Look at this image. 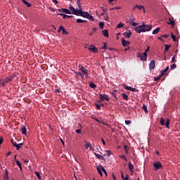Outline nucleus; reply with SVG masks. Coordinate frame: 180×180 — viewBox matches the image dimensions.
I'll return each mask as SVG.
<instances>
[{
    "mask_svg": "<svg viewBox=\"0 0 180 180\" xmlns=\"http://www.w3.org/2000/svg\"><path fill=\"white\" fill-rule=\"evenodd\" d=\"M122 96L124 101H128L129 100V96H127V94L123 93L122 94Z\"/></svg>",
    "mask_w": 180,
    "mask_h": 180,
    "instance_id": "cd10ccee",
    "label": "nucleus"
},
{
    "mask_svg": "<svg viewBox=\"0 0 180 180\" xmlns=\"http://www.w3.org/2000/svg\"><path fill=\"white\" fill-rule=\"evenodd\" d=\"M13 76L6 77L5 78L4 82H5L6 84H8V82H11V81L13 80Z\"/></svg>",
    "mask_w": 180,
    "mask_h": 180,
    "instance_id": "2eb2a0df",
    "label": "nucleus"
},
{
    "mask_svg": "<svg viewBox=\"0 0 180 180\" xmlns=\"http://www.w3.org/2000/svg\"><path fill=\"white\" fill-rule=\"evenodd\" d=\"M120 157L122 158V160H124V161H127V158H126V155H121Z\"/></svg>",
    "mask_w": 180,
    "mask_h": 180,
    "instance_id": "79ce46f5",
    "label": "nucleus"
},
{
    "mask_svg": "<svg viewBox=\"0 0 180 180\" xmlns=\"http://www.w3.org/2000/svg\"><path fill=\"white\" fill-rule=\"evenodd\" d=\"M123 180H129V175L127 174Z\"/></svg>",
    "mask_w": 180,
    "mask_h": 180,
    "instance_id": "338daca9",
    "label": "nucleus"
},
{
    "mask_svg": "<svg viewBox=\"0 0 180 180\" xmlns=\"http://www.w3.org/2000/svg\"><path fill=\"white\" fill-rule=\"evenodd\" d=\"M124 37H127V39H130V37H131V32H124Z\"/></svg>",
    "mask_w": 180,
    "mask_h": 180,
    "instance_id": "f3484780",
    "label": "nucleus"
},
{
    "mask_svg": "<svg viewBox=\"0 0 180 180\" xmlns=\"http://www.w3.org/2000/svg\"><path fill=\"white\" fill-rule=\"evenodd\" d=\"M96 109H98V110H101V105H99V104H96Z\"/></svg>",
    "mask_w": 180,
    "mask_h": 180,
    "instance_id": "6e6d98bb",
    "label": "nucleus"
},
{
    "mask_svg": "<svg viewBox=\"0 0 180 180\" xmlns=\"http://www.w3.org/2000/svg\"><path fill=\"white\" fill-rule=\"evenodd\" d=\"M97 171H98V173L99 174V175H101V176H102V175H103V174L102 173V170L101 169V168L97 167Z\"/></svg>",
    "mask_w": 180,
    "mask_h": 180,
    "instance_id": "a19ab883",
    "label": "nucleus"
},
{
    "mask_svg": "<svg viewBox=\"0 0 180 180\" xmlns=\"http://www.w3.org/2000/svg\"><path fill=\"white\" fill-rule=\"evenodd\" d=\"M175 62V56H173L172 58V63H174Z\"/></svg>",
    "mask_w": 180,
    "mask_h": 180,
    "instance_id": "774afa93",
    "label": "nucleus"
},
{
    "mask_svg": "<svg viewBox=\"0 0 180 180\" xmlns=\"http://www.w3.org/2000/svg\"><path fill=\"white\" fill-rule=\"evenodd\" d=\"M11 144H13V147H15V144H17L16 142H15V140L11 139Z\"/></svg>",
    "mask_w": 180,
    "mask_h": 180,
    "instance_id": "13d9d810",
    "label": "nucleus"
},
{
    "mask_svg": "<svg viewBox=\"0 0 180 180\" xmlns=\"http://www.w3.org/2000/svg\"><path fill=\"white\" fill-rule=\"evenodd\" d=\"M26 131H27L26 127H25V125H22L21 127L22 134H25V136H26Z\"/></svg>",
    "mask_w": 180,
    "mask_h": 180,
    "instance_id": "a211bd4d",
    "label": "nucleus"
},
{
    "mask_svg": "<svg viewBox=\"0 0 180 180\" xmlns=\"http://www.w3.org/2000/svg\"><path fill=\"white\" fill-rule=\"evenodd\" d=\"M103 44H104V46L102 47V49L106 50V49H108V47H107L108 44L105 42H104Z\"/></svg>",
    "mask_w": 180,
    "mask_h": 180,
    "instance_id": "09e8293b",
    "label": "nucleus"
},
{
    "mask_svg": "<svg viewBox=\"0 0 180 180\" xmlns=\"http://www.w3.org/2000/svg\"><path fill=\"white\" fill-rule=\"evenodd\" d=\"M89 50L92 51V53H98V48L95 47L94 45H91L89 46Z\"/></svg>",
    "mask_w": 180,
    "mask_h": 180,
    "instance_id": "6e6552de",
    "label": "nucleus"
},
{
    "mask_svg": "<svg viewBox=\"0 0 180 180\" xmlns=\"http://www.w3.org/2000/svg\"><path fill=\"white\" fill-rule=\"evenodd\" d=\"M101 169H102L103 172L105 174V175H106V176H108V172H106V169H105V168H103V167H101Z\"/></svg>",
    "mask_w": 180,
    "mask_h": 180,
    "instance_id": "c03bdc74",
    "label": "nucleus"
},
{
    "mask_svg": "<svg viewBox=\"0 0 180 180\" xmlns=\"http://www.w3.org/2000/svg\"><path fill=\"white\" fill-rule=\"evenodd\" d=\"M161 77H162V76H161V75H160V76L155 77L154 78L155 81H160V79H161Z\"/></svg>",
    "mask_w": 180,
    "mask_h": 180,
    "instance_id": "8fccbe9b",
    "label": "nucleus"
},
{
    "mask_svg": "<svg viewBox=\"0 0 180 180\" xmlns=\"http://www.w3.org/2000/svg\"><path fill=\"white\" fill-rule=\"evenodd\" d=\"M22 146H23V143H14V147H15L17 150H20V148H22Z\"/></svg>",
    "mask_w": 180,
    "mask_h": 180,
    "instance_id": "ddd939ff",
    "label": "nucleus"
},
{
    "mask_svg": "<svg viewBox=\"0 0 180 180\" xmlns=\"http://www.w3.org/2000/svg\"><path fill=\"white\" fill-rule=\"evenodd\" d=\"M171 68L172 70H175V68H176V65L174 63L173 65H172Z\"/></svg>",
    "mask_w": 180,
    "mask_h": 180,
    "instance_id": "603ef678",
    "label": "nucleus"
},
{
    "mask_svg": "<svg viewBox=\"0 0 180 180\" xmlns=\"http://www.w3.org/2000/svg\"><path fill=\"white\" fill-rule=\"evenodd\" d=\"M58 15H59V16H63V19H70V18H74L73 15H67L64 13H59Z\"/></svg>",
    "mask_w": 180,
    "mask_h": 180,
    "instance_id": "9b49d317",
    "label": "nucleus"
},
{
    "mask_svg": "<svg viewBox=\"0 0 180 180\" xmlns=\"http://www.w3.org/2000/svg\"><path fill=\"white\" fill-rule=\"evenodd\" d=\"M62 12H63V13H67L68 15H71V11L67 8H62Z\"/></svg>",
    "mask_w": 180,
    "mask_h": 180,
    "instance_id": "5701e85b",
    "label": "nucleus"
},
{
    "mask_svg": "<svg viewBox=\"0 0 180 180\" xmlns=\"http://www.w3.org/2000/svg\"><path fill=\"white\" fill-rule=\"evenodd\" d=\"M142 109H143L145 113H148V110L147 109V105H146V104H143Z\"/></svg>",
    "mask_w": 180,
    "mask_h": 180,
    "instance_id": "2f4dec72",
    "label": "nucleus"
},
{
    "mask_svg": "<svg viewBox=\"0 0 180 180\" xmlns=\"http://www.w3.org/2000/svg\"><path fill=\"white\" fill-rule=\"evenodd\" d=\"M76 133H77V134H80V133H81V129H76Z\"/></svg>",
    "mask_w": 180,
    "mask_h": 180,
    "instance_id": "0e129e2a",
    "label": "nucleus"
},
{
    "mask_svg": "<svg viewBox=\"0 0 180 180\" xmlns=\"http://www.w3.org/2000/svg\"><path fill=\"white\" fill-rule=\"evenodd\" d=\"M85 22H87L86 20H82V19H77V23H85Z\"/></svg>",
    "mask_w": 180,
    "mask_h": 180,
    "instance_id": "473e14b6",
    "label": "nucleus"
},
{
    "mask_svg": "<svg viewBox=\"0 0 180 180\" xmlns=\"http://www.w3.org/2000/svg\"><path fill=\"white\" fill-rule=\"evenodd\" d=\"M129 22L131 25L134 22V18H130L129 19Z\"/></svg>",
    "mask_w": 180,
    "mask_h": 180,
    "instance_id": "49530a36",
    "label": "nucleus"
},
{
    "mask_svg": "<svg viewBox=\"0 0 180 180\" xmlns=\"http://www.w3.org/2000/svg\"><path fill=\"white\" fill-rule=\"evenodd\" d=\"M122 43L123 47H126L127 46H130V41L125 40L124 38L122 39Z\"/></svg>",
    "mask_w": 180,
    "mask_h": 180,
    "instance_id": "1a4fd4ad",
    "label": "nucleus"
},
{
    "mask_svg": "<svg viewBox=\"0 0 180 180\" xmlns=\"http://www.w3.org/2000/svg\"><path fill=\"white\" fill-rule=\"evenodd\" d=\"M153 167L155 168V171H158L160 168H162V165L160 162H156L153 163Z\"/></svg>",
    "mask_w": 180,
    "mask_h": 180,
    "instance_id": "423d86ee",
    "label": "nucleus"
},
{
    "mask_svg": "<svg viewBox=\"0 0 180 180\" xmlns=\"http://www.w3.org/2000/svg\"><path fill=\"white\" fill-rule=\"evenodd\" d=\"M136 9H139V11H141V9H143V12H146V10H144V6H140V5L136 4V5L132 8V10H133V11H136Z\"/></svg>",
    "mask_w": 180,
    "mask_h": 180,
    "instance_id": "0eeeda50",
    "label": "nucleus"
},
{
    "mask_svg": "<svg viewBox=\"0 0 180 180\" xmlns=\"http://www.w3.org/2000/svg\"><path fill=\"white\" fill-rule=\"evenodd\" d=\"M15 164L19 167L20 171H22V163L19 160H15Z\"/></svg>",
    "mask_w": 180,
    "mask_h": 180,
    "instance_id": "c85d7f7f",
    "label": "nucleus"
},
{
    "mask_svg": "<svg viewBox=\"0 0 180 180\" xmlns=\"http://www.w3.org/2000/svg\"><path fill=\"white\" fill-rule=\"evenodd\" d=\"M165 51H168L169 50V47H171V45L165 44Z\"/></svg>",
    "mask_w": 180,
    "mask_h": 180,
    "instance_id": "ea45409f",
    "label": "nucleus"
},
{
    "mask_svg": "<svg viewBox=\"0 0 180 180\" xmlns=\"http://www.w3.org/2000/svg\"><path fill=\"white\" fill-rule=\"evenodd\" d=\"M169 70V66H167L164 70H161V77H164L167 74V72Z\"/></svg>",
    "mask_w": 180,
    "mask_h": 180,
    "instance_id": "f8f14e48",
    "label": "nucleus"
},
{
    "mask_svg": "<svg viewBox=\"0 0 180 180\" xmlns=\"http://www.w3.org/2000/svg\"><path fill=\"white\" fill-rule=\"evenodd\" d=\"M94 155H96V158H98V160H103V156L101 155H99L96 153H94Z\"/></svg>",
    "mask_w": 180,
    "mask_h": 180,
    "instance_id": "7c9ffc66",
    "label": "nucleus"
},
{
    "mask_svg": "<svg viewBox=\"0 0 180 180\" xmlns=\"http://www.w3.org/2000/svg\"><path fill=\"white\" fill-rule=\"evenodd\" d=\"M124 148L126 154H128V153H129V147H127V146L124 145Z\"/></svg>",
    "mask_w": 180,
    "mask_h": 180,
    "instance_id": "37998d69",
    "label": "nucleus"
},
{
    "mask_svg": "<svg viewBox=\"0 0 180 180\" xmlns=\"http://www.w3.org/2000/svg\"><path fill=\"white\" fill-rule=\"evenodd\" d=\"M153 29V25L143 24L142 25H139L134 28V30L136 33H145V32H150Z\"/></svg>",
    "mask_w": 180,
    "mask_h": 180,
    "instance_id": "f257e3e1",
    "label": "nucleus"
},
{
    "mask_svg": "<svg viewBox=\"0 0 180 180\" xmlns=\"http://www.w3.org/2000/svg\"><path fill=\"white\" fill-rule=\"evenodd\" d=\"M79 68L80 70V71H82V74H83V75H85L86 76V78H88V70L85 69V68L82 65H79Z\"/></svg>",
    "mask_w": 180,
    "mask_h": 180,
    "instance_id": "20e7f679",
    "label": "nucleus"
},
{
    "mask_svg": "<svg viewBox=\"0 0 180 180\" xmlns=\"http://www.w3.org/2000/svg\"><path fill=\"white\" fill-rule=\"evenodd\" d=\"M103 26H105V23H103V22L99 23V27H101V29H103Z\"/></svg>",
    "mask_w": 180,
    "mask_h": 180,
    "instance_id": "3c124183",
    "label": "nucleus"
},
{
    "mask_svg": "<svg viewBox=\"0 0 180 180\" xmlns=\"http://www.w3.org/2000/svg\"><path fill=\"white\" fill-rule=\"evenodd\" d=\"M102 32L104 37H109V32H108V30H104Z\"/></svg>",
    "mask_w": 180,
    "mask_h": 180,
    "instance_id": "4be33fe9",
    "label": "nucleus"
},
{
    "mask_svg": "<svg viewBox=\"0 0 180 180\" xmlns=\"http://www.w3.org/2000/svg\"><path fill=\"white\" fill-rule=\"evenodd\" d=\"M125 124H131V120H125Z\"/></svg>",
    "mask_w": 180,
    "mask_h": 180,
    "instance_id": "5fc2aeb1",
    "label": "nucleus"
},
{
    "mask_svg": "<svg viewBox=\"0 0 180 180\" xmlns=\"http://www.w3.org/2000/svg\"><path fill=\"white\" fill-rule=\"evenodd\" d=\"M162 37H164L165 39H168V37H169V35L164 34V35L162 36Z\"/></svg>",
    "mask_w": 180,
    "mask_h": 180,
    "instance_id": "052dcab7",
    "label": "nucleus"
},
{
    "mask_svg": "<svg viewBox=\"0 0 180 180\" xmlns=\"http://www.w3.org/2000/svg\"><path fill=\"white\" fill-rule=\"evenodd\" d=\"M89 86L90 88H92V89H96V84L92 82L89 83Z\"/></svg>",
    "mask_w": 180,
    "mask_h": 180,
    "instance_id": "b1692460",
    "label": "nucleus"
},
{
    "mask_svg": "<svg viewBox=\"0 0 180 180\" xmlns=\"http://www.w3.org/2000/svg\"><path fill=\"white\" fill-rule=\"evenodd\" d=\"M22 1L25 5H26V6H27V8H30V6H32V4H30V3L27 2L26 0H22Z\"/></svg>",
    "mask_w": 180,
    "mask_h": 180,
    "instance_id": "a878e982",
    "label": "nucleus"
},
{
    "mask_svg": "<svg viewBox=\"0 0 180 180\" xmlns=\"http://www.w3.org/2000/svg\"><path fill=\"white\" fill-rule=\"evenodd\" d=\"M160 32V27H157L155 30L153 31V34H157Z\"/></svg>",
    "mask_w": 180,
    "mask_h": 180,
    "instance_id": "e433bc0d",
    "label": "nucleus"
},
{
    "mask_svg": "<svg viewBox=\"0 0 180 180\" xmlns=\"http://www.w3.org/2000/svg\"><path fill=\"white\" fill-rule=\"evenodd\" d=\"M87 19H89V20H91V22H94V20H95V19H94V17L89 14V16H87Z\"/></svg>",
    "mask_w": 180,
    "mask_h": 180,
    "instance_id": "58836bf2",
    "label": "nucleus"
},
{
    "mask_svg": "<svg viewBox=\"0 0 180 180\" xmlns=\"http://www.w3.org/2000/svg\"><path fill=\"white\" fill-rule=\"evenodd\" d=\"M99 98L100 101H108V102H109L110 99H109V96H108V95L106 94H99Z\"/></svg>",
    "mask_w": 180,
    "mask_h": 180,
    "instance_id": "39448f33",
    "label": "nucleus"
},
{
    "mask_svg": "<svg viewBox=\"0 0 180 180\" xmlns=\"http://www.w3.org/2000/svg\"><path fill=\"white\" fill-rule=\"evenodd\" d=\"M138 57L140 58L141 61H147V53L146 52L143 53H139Z\"/></svg>",
    "mask_w": 180,
    "mask_h": 180,
    "instance_id": "7ed1b4c3",
    "label": "nucleus"
},
{
    "mask_svg": "<svg viewBox=\"0 0 180 180\" xmlns=\"http://www.w3.org/2000/svg\"><path fill=\"white\" fill-rule=\"evenodd\" d=\"M86 144L84 145L86 147V149L88 150V148H90V150L92 148V146H91V143L85 141Z\"/></svg>",
    "mask_w": 180,
    "mask_h": 180,
    "instance_id": "bb28decb",
    "label": "nucleus"
},
{
    "mask_svg": "<svg viewBox=\"0 0 180 180\" xmlns=\"http://www.w3.org/2000/svg\"><path fill=\"white\" fill-rule=\"evenodd\" d=\"M131 92H139V90L137 89H136V88L131 87Z\"/></svg>",
    "mask_w": 180,
    "mask_h": 180,
    "instance_id": "de8ad7c7",
    "label": "nucleus"
},
{
    "mask_svg": "<svg viewBox=\"0 0 180 180\" xmlns=\"http://www.w3.org/2000/svg\"><path fill=\"white\" fill-rule=\"evenodd\" d=\"M69 9L71 11V13H72V15H75V12L77 11V10L75 9V8H74L72 6H70L69 7Z\"/></svg>",
    "mask_w": 180,
    "mask_h": 180,
    "instance_id": "393cba45",
    "label": "nucleus"
},
{
    "mask_svg": "<svg viewBox=\"0 0 180 180\" xmlns=\"http://www.w3.org/2000/svg\"><path fill=\"white\" fill-rule=\"evenodd\" d=\"M60 30L63 31V34H68V32L64 29V27L63 25L60 26Z\"/></svg>",
    "mask_w": 180,
    "mask_h": 180,
    "instance_id": "412c9836",
    "label": "nucleus"
},
{
    "mask_svg": "<svg viewBox=\"0 0 180 180\" xmlns=\"http://www.w3.org/2000/svg\"><path fill=\"white\" fill-rule=\"evenodd\" d=\"M34 174L37 176L39 180H41V176L40 175V173H39V172H35Z\"/></svg>",
    "mask_w": 180,
    "mask_h": 180,
    "instance_id": "f704fd0d",
    "label": "nucleus"
},
{
    "mask_svg": "<svg viewBox=\"0 0 180 180\" xmlns=\"http://www.w3.org/2000/svg\"><path fill=\"white\" fill-rule=\"evenodd\" d=\"M1 85H2V86H6V83L5 82V80L3 82H1Z\"/></svg>",
    "mask_w": 180,
    "mask_h": 180,
    "instance_id": "864d4df0",
    "label": "nucleus"
},
{
    "mask_svg": "<svg viewBox=\"0 0 180 180\" xmlns=\"http://www.w3.org/2000/svg\"><path fill=\"white\" fill-rule=\"evenodd\" d=\"M131 26H139V22H132Z\"/></svg>",
    "mask_w": 180,
    "mask_h": 180,
    "instance_id": "4d7b16f0",
    "label": "nucleus"
},
{
    "mask_svg": "<svg viewBox=\"0 0 180 180\" xmlns=\"http://www.w3.org/2000/svg\"><path fill=\"white\" fill-rule=\"evenodd\" d=\"M75 74H77V75H79L80 77V78H84V75L82 73H81V72H75L74 71Z\"/></svg>",
    "mask_w": 180,
    "mask_h": 180,
    "instance_id": "72a5a7b5",
    "label": "nucleus"
},
{
    "mask_svg": "<svg viewBox=\"0 0 180 180\" xmlns=\"http://www.w3.org/2000/svg\"><path fill=\"white\" fill-rule=\"evenodd\" d=\"M11 144H13V147H15V144H17L16 142H15V140L11 139Z\"/></svg>",
    "mask_w": 180,
    "mask_h": 180,
    "instance_id": "bf43d9fd",
    "label": "nucleus"
},
{
    "mask_svg": "<svg viewBox=\"0 0 180 180\" xmlns=\"http://www.w3.org/2000/svg\"><path fill=\"white\" fill-rule=\"evenodd\" d=\"M81 16H82V18H86V19H87L88 16H89V13L82 11Z\"/></svg>",
    "mask_w": 180,
    "mask_h": 180,
    "instance_id": "6ab92c4d",
    "label": "nucleus"
},
{
    "mask_svg": "<svg viewBox=\"0 0 180 180\" xmlns=\"http://www.w3.org/2000/svg\"><path fill=\"white\" fill-rule=\"evenodd\" d=\"M170 35H171V37H172V40L174 41H176V37L175 35H174V33L172 32L170 34Z\"/></svg>",
    "mask_w": 180,
    "mask_h": 180,
    "instance_id": "4c0bfd02",
    "label": "nucleus"
},
{
    "mask_svg": "<svg viewBox=\"0 0 180 180\" xmlns=\"http://www.w3.org/2000/svg\"><path fill=\"white\" fill-rule=\"evenodd\" d=\"M124 26V24L122 22H120L117 25V29H120L122 27H123Z\"/></svg>",
    "mask_w": 180,
    "mask_h": 180,
    "instance_id": "c9c22d12",
    "label": "nucleus"
},
{
    "mask_svg": "<svg viewBox=\"0 0 180 180\" xmlns=\"http://www.w3.org/2000/svg\"><path fill=\"white\" fill-rule=\"evenodd\" d=\"M82 10H78V8H77L75 15H76V16H81L82 15Z\"/></svg>",
    "mask_w": 180,
    "mask_h": 180,
    "instance_id": "dca6fc26",
    "label": "nucleus"
},
{
    "mask_svg": "<svg viewBox=\"0 0 180 180\" xmlns=\"http://www.w3.org/2000/svg\"><path fill=\"white\" fill-rule=\"evenodd\" d=\"M169 123H171V120L167 119L166 123L165 120L164 118L160 119V124L161 126H166L167 129H169Z\"/></svg>",
    "mask_w": 180,
    "mask_h": 180,
    "instance_id": "f03ea898",
    "label": "nucleus"
},
{
    "mask_svg": "<svg viewBox=\"0 0 180 180\" xmlns=\"http://www.w3.org/2000/svg\"><path fill=\"white\" fill-rule=\"evenodd\" d=\"M168 25H171L172 26H175V21H174V18H169V22H167Z\"/></svg>",
    "mask_w": 180,
    "mask_h": 180,
    "instance_id": "4468645a",
    "label": "nucleus"
},
{
    "mask_svg": "<svg viewBox=\"0 0 180 180\" xmlns=\"http://www.w3.org/2000/svg\"><path fill=\"white\" fill-rule=\"evenodd\" d=\"M8 174V172L7 169H6V173L4 176V180H9V175Z\"/></svg>",
    "mask_w": 180,
    "mask_h": 180,
    "instance_id": "aec40b11",
    "label": "nucleus"
},
{
    "mask_svg": "<svg viewBox=\"0 0 180 180\" xmlns=\"http://www.w3.org/2000/svg\"><path fill=\"white\" fill-rule=\"evenodd\" d=\"M155 68V60H153L149 64V70H154Z\"/></svg>",
    "mask_w": 180,
    "mask_h": 180,
    "instance_id": "9d476101",
    "label": "nucleus"
},
{
    "mask_svg": "<svg viewBox=\"0 0 180 180\" xmlns=\"http://www.w3.org/2000/svg\"><path fill=\"white\" fill-rule=\"evenodd\" d=\"M101 141H102L103 146H106V142H105V140L103 139V138L101 139Z\"/></svg>",
    "mask_w": 180,
    "mask_h": 180,
    "instance_id": "e2e57ef3",
    "label": "nucleus"
},
{
    "mask_svg": "<svg viewBox=\"0 0 180 180\" xmlns=\"http://www.w3.org/2000/svg\"><path fill=\"white\" fill-rule=\"evenodd\" d=\"M148 51H150V46H148V48L145 51V53H148Z\"/></svg>",
    "mask_w": 180,
    "mask_h": 180,
    "instance_id": "69168bd1",
    "label": "nucleus"
},
{
    "mask_svg": "<svg viewBox=\"0 0 180 180\" xmlns=\"http://www.w3.org/2000/svg\"><path fill=\"white\" fill-rule=\"evenodd\" d=\"M124 89L127 91H131V86H124Z\"/></svg>",
    "mask_w": 180,
    "mask_h": 180,
    "instance_id": "a18cd8bd",
    "label": "nucleus"
},
{
    "mask_svg": "<svg viewBox=\"0 0 180 180\" xmlns=\"http://www.w3.org/2000/svg\"><path fill=\"white\" fill-rule=\"evenodd\" d=\"M129 169L131 172H133V169H134V166L131 165V162L129 163Z\"/></svg>",
    "mask_w": 180,
    "mask_h": 180,
    "instance_id": "c756f323",
    "label": "nucleus"
},
{
    "mask_svg": "<svg viewBox=\"0 0 180 180\" xmlns=\"http://www.w3.org/2000/svg\"><path fill=\"white\" fill-rule=\"evenodd\" d=\"M77 6L79 8V11H82V6H81V4H77Z\"/></svg>",
    "mask_w": 180,
    "mask_h": 180,
    "instance_id": "680f3d73",
    "label": "nucleus"
}]
</instances>
